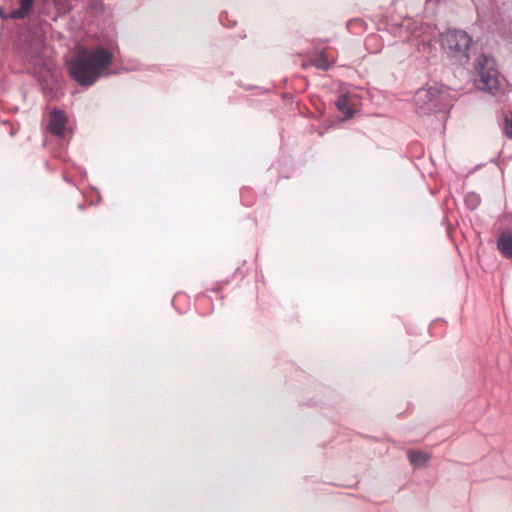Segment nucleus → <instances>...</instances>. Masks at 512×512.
<instances>
[{
    "instance_id": "obj_9",
    "label": "nucleus",
    "mask_w": 512,
    "mask_h": 512,
    "mask_svg": "<svg viewBox=\"0 0 512 512\" xmlns=\"http://www.w3.org/2000/svg\"><path fill=\"white\" fill-rule=\"evenodd\" d=\"M407 457L415 468L424 467L431 458L428 453L419 450H409Z\"/></svg>"
},
{
    "instance_id": "obj_6",
    "label": "nucleus",
    "mask_w": 512,
    "mask_h": 512,
    "mask_svg": "<svg viewBox=\"0 0 512 512\" xmlns=\"http://www.w3.org/2000/svg\"><path fill=\"white\" fill-rule=\"evenodd\" d=\"M497 249L507 259L512 261V231L504 232L497 239Z\"/></svg>"
},
{
    "instance_id": "obj_10",
    "label": "nucleus",
    "mask_w": 512,
    "mask_h": 512,
    "mask_svg": "<svg viewBox=\"0 0 512 512\" xmlns=\"http://www.w3.org/2000/svg\"><path fill=\"white\" fill-rule=\"evenodd\" d=\"M402 27L406 29L408 34H410L414 38H421L426 33L428 27L423 26L421 23L414 21L412 19L405 20L402 23Z\"/></svg>"
},
{
    "instance_id": "obj_15",
    "label": "nucleus",
    "mask_w": 512,
    "mask_h": 512,
    "mask_svg": "<svg viewBox=\"0 0 512 512\" xmlns=\"http://www.w3.org/2000/svg\"><path fill=\"white\" fill-rule=\"evenodd\" d=\"M430 40H431L430 38H426V37H424V38L422 39V42H423V43H426V42H430Z\"/></svg>"
},
{
    "instance_id": "obj_7",
    "label": "nucleus",
    "mask_w": 512,
    "mask_h": 512,
    "mask_svg": "<svg viewBox=\"0 0 512 512\" xmlns=\"http://www.w3.org/2000/svg\"><path fill=\"white\" fill-rule=\"evenodd\" d=\"M335 105L337 109L343 114L344 119H349L354 114V100L351 99L350 96L347 94H341L336 102Z\"/></svg>"
},
{
    "instance_id": "obj_5",
    "label": "nucleus",
    "mask_w": 512,
    "mask_h": 512,
    "mask_svg": "<svg viewBox=\"0 0 512 512\" xmlns=\"http://www.w3.org/2000/svg\"><path fill=\"white\" fill-rule=\"evenodd\" d=\"M67 122V117L60 111H54L50 115V123H49V131L52 134L59 136H66L67 129L65 128V124Z\"/></svg>"
},
{
    "instance_id": "obj_14",
    "label": "nucleus",
    "mask_w": 512,
    "mask_h": 512,
    "mask_svg": "<svg viewBox=\"0 0 512 512\" xmlns=\"http://www.w3.org/2000/svg\"><path fill=\"white\" fill-rule=\"evenodd\" d=\"M504 131L508 138L512 139V112L507 114L504 122Z\"/></svg>"
},
{
    "instance_id": "obj_4",
    "label": "nucleus",
    "mask_w": 512,
    "mask_h": 512,
    "mask_svg": "<svg viewBox=\"0 0 512 512\" xmlns=\"http://www.w3.org/2000/svg\"><path fill=\"white\" fill-rule=\"evenodd\" d=\"M440 100V90L433 86L421 88L414 95V105L420 114L438 111Z\"/></svg>"
},
{
    "instance_id": "obj_11",
    "label": "nucleus",
    "mask_w": 512,
    "mask_h": 512,
    "mask_svg": "<svg viewBox=\"0 0 512 512\" xmlns=\"http://www.w3.org/2000/svg\"><path fill=\"white\" fill-rule=\"evenodd\" d=\"M44 44L43 41L39 37H35L31 39V42L29 43L26 53L27 56L31 59H36L38 57H41L44 52Z\"/></svg>"
},
{
    "instance_id": "obj_3",
    "label": "nucleus",
    "mask_w": 512,
    "mask_h": 512,
    "mask_svg": "<svg viewBox=\"0 0 512 512\" xmlns=\"http://www.w3.org/2000/svg\"><path fill=\"white\" fill-rule=\"evenodd\" d=\"M472 38L463 30H448L441 34V45L446 53L460 62H467Z\"/></svg>"
},
{
    "instance_id": "obj_2",
    "label": "nucleus",
    "mask_w": 512,
    "mask_h": 512,
    "mask_svg": "<svg viewBox=\"0 0 512 512\" xmlns=\"http://www.w3.org/2000/svg\"><path fill=\"white\" fill-rule=\"evenodd\" d=\"M475 85L482 91L493 93L499 87L498 70L492 56L482 54L475 63Z\"/></svg>"
},
{
    "instance_id": "obj_13",
    "label": "nucleus",
    "mask_w": 512,
    "mask_h": 512,
    "mask_svg": "<svg viewBox=\"0 0 512 512\" xmlns=\"http://www.w3.org/2000/svg\"><path fill=\"white\" fill-rule=\"evenodd\" d=\"M465 203L470 209H475L480 204V198L475 193H469L465 196Z\"/></svg>"
},
{
    "instance_id": "obj_1",
    "label": "nucleus",
    "mask_w": 512,
    "mask_h": 512,
    "mask_svg": "<svg viewBox=\"0 0 512 512\" xmlns=\"http://www.w3.org/2000/svg\"><path fill=\"white\" fill-rule=\"evenodd\" d=\"M110 63V55L104 50L86 51L70 63L71 76L84 86L92 85Z\"/></svg>"
},
{
    "instance_id": "obj_8",
    "label": "nucleus",
    "mask_w": 512,
    "mask_h": 512,
    "mask_svg": "<svg viewBox=\"0 0 512 512\" xmlns=\"http://www.w3.org/2000/svg\"><path fill=\"white\" fill-rule=\"evenodd\" d=\"M35 0H18L19 7L9 12L6 18L22 19L33 9Z\"/></svg>"
},
{
    "instance_id": "obj_12",
    "label": "nucleus",
    "mask_w": 512,
    "mask_h": 512,
    "mask_svg": "<svg viewBox=\"0 0 512 512\" xmlns=\"http://www.w3.org/2000/svg\"><path fill=\"white\" fill-rule=\"evenodd\" d=\"M334 60H330L326 53L316 54L312 60V65L321 70H328Z\"/></svg>"
}]
</instances>
